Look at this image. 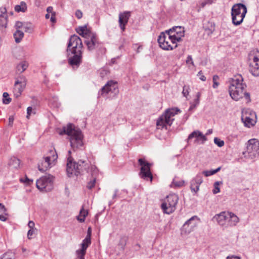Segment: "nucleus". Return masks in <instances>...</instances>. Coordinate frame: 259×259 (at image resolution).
Here are the masks:
<instances>
[{
    "instance_id": "obj_1",
    "label": "nucleus",
    "mask_w": 259,
    "mask_h": 259,
    "mask_svg": "<svg viewBox=\"0 0 259 259\" xmlns=\"http://www.w3.org/2000/svg\"><path fill=\"white\" fill-rule=\"evenodd\" d=\"M229 92L232 99L238 101L244 97L247 103L250 102V94L245 91L246 85L243 82V78L241 75L237 74L234 76L229 79Z\"/></svg>"
},
{
    "instance_id": "obj_2",
    "label": "nucleus",
    "mask_w": 259,
    "mask_h": 259,
    "mask_svg": "<svg viewBox=\"0 0 259 259\" xmlns=\"http://www.w3.org/2000/svg\"><path fill=\"white\" fill-rule=\"evenodd\" d=\"M66 134L69 136L70 146L73 150L80 148L83 146V135L79 128H76L73 124L69 123L63 128L60 133Z\"/></svg>"
},
{
    "instance_id": "obj_3",
    "label": "nucleus",
    "mask_w": 259,
    "mask_h": 259,
    "mask_svg": "<svg viewBox=\"0 0 259 259\" xmlns=\"http://www.w3.org/2000/svg\"><path fill=\"white\" fill-rule=\"evenodd\" d=\"M89 166L87 163H85V161L79 160L77 163L73 161L72 158L69 156L68 157L66 171L69 177L74 174L78 176L86 170Z\"/></svg>"
},
{
    "instance_id": "obj_4",
    "label": "nucleus",
    "mask_w": 259,
    "mask_h": 259,
    "mask_svg": "<svg viewBox=\"0 0 259 259\" xmlns=\"http://www.w3.org/2000/svg\"><path fill=\"white\" fill-rule=\"evenodd\" d=\"M232 23L234 25H239L243 22L247 13L246 6L242 4H235L232 8Z\"/></svg>"
},
{
    "instance_id": "obj_5",
    "label": "nucleus",
    "mask_w": 259,
    "mask_h": 259,
    "mask_svg": "<svg viewBox=\"0 0 259 259\" xmlns=\"http://www.w3.org/2000/svg\"><path fill=\"white\" fill-rule=\"evenodd\" d=\"M180 112V109L177 108L167 109L165 113L157 119V126L166 128L167 125L170 126L172 124L174 120V116Z\"/></svg>"
},
{
    "instance_id": "obj_6",
    "label": "nucleus",
    "mask_w": 259,
    "mask_h": 259,
    "mask_svg": "<svg viewBox=\"0 0 259 259\" xmlns=\"http://www.w3.org/2000/svg\"><path fill=\"white\" fill-rule=\"evenodd\" d=\"M178 200L179 197L177 194H171L168 195L161 205L163 212L169 214L175 211Z\"/></svg>"
},
{
    "instance_id": "obj_7",
    "label": "nucleus",
    "mask_w": 259,
    "mask_h": 259,
    "mask_svg": "<svg viewBox=\"0 0 259 259\" xmlns=\"http://www.w3.org/2000/svg\"><path fill=\"white\" fill-rule=\"evenodd\" d=\"M245 157L253 159L259 155V141L255 139L248 141L246 151L243 152Z\"/></svg>"
},
{
    "instance_id": "obj_8",
    "label": "nucleus",
    "mask_w": 259,
    "mask_h": 259,
    "mask_svg": "<svg viewBox=\"0 0 259 259\" xmlns=\"http://www.w3.org/2000/svg\"><path fill=\"white\" fill-rule=\"evenodd\" d=\"M53 177L50 175L41 177L36 181V185L41 191H50L53 188Z\"/></svg>"
},
{
    "instance_id": "obj_9",
    "label": "nucleus",
    "mask_w": 259,
    "mask_h": 259,
    "mask_svg": "<svg viewBox=\"0 0 259 259\" xmlns=\"http://www.w3.org/2000/svg\"><path fill=\"white\" fill-rule=\"evenodd\" d=\"M118 93V89L117 82L113 80L108 81L99 92V95L103 96H106L107 95L110 96H114Z\"/></svg>"
},
{
    "instance_id": "obj_10",
    "label": "nucleus",
    "mask_w": 259,
    "mask_h": 259,
    "mask_svg": "<svg viewBox=\"0 0 259 259\" xmlns=\"http://www.w3.org/2000/svg\"><path fill=\"white\" fill-rule=\"evenodd\" d=\"M50 155L46 156L40 163L38 164V168L41 172H45L51 166V161H54L57 159L58 155L54 148L49 151Z\"/></svg>"
},
{
    "instance_id": "obj_11",
    "label": "nucleus",
    "mask_w": 259,
    "mask_h": 259,
    "mask_svg": "<svg viewBox=\"0 0 259 259\" xmlns=\"http://www.w3.org/2000/svg\"><path fill=\"white\" fill-rule=\"evenodd\" d=\"M82 47V41L79 36L75 34L71 36L67 49L68 55H70V52H76L77 51H81Z\"/></svg>"
},
{
    "instance_id": "obj_12",
    "label": "nucleus",
    "mask_w": 259,
    "mask_h": 259,
    "mask_svg": "<svg viewBox=\"0 0 259 259\" xmlns=\"http://www.w3.org/2000/svg\"><path fill=\"white\" fill-rule=\"evenodd\" d=\"M139 164L141 166L140 175L141 178L151 182L153 179L150 171L151 164L146 161L144 158H140L138 160Z\"/></svg>"
},
{
    "instance_id": "obj_13",
    "label": "nucleus",
    "mask_w": 259,
    "mask_h": 259,
    "mask_svg": "<svg viewBox=\"0 0 259 259\" xmlns=\"http://www.w3.org/2000/svg\"><path fill=\"white\" fill-rule=\"evenodd\" d=\"M170 36H169L168 32L166 31L165 33L161 32L158 38V42L160 47L164 50H172L177 47V45L174 46L170 44Z\"/></svg>"
},
{
    "instance_id": "obj_14",
    "label": "nucleus",
    "mask_w": 259,
    "mask_h": 259,
    "mask_svg": "<svg viewBox=\"0 0 259 259\" xmlns=\"http://www.w3.org/2000/svg\"><path fill=\"white\" fill-rule=\"evenodd\" d=\"M26 84V79L23 76L16 78L13 90L14 95L16 98H18L21 96Z\"/></svg>"
},
{
    "instance_id": "obj_15",
    "label": "nucleus",
    "mask_w": 259,
    "mask_h": 259,
    "mask_svg": "<svg viewBox=\"0 0 259 259\" xmlns=\"http://www.w3.org/2000/svg\"><path fill=\"white\" fill-rule=\"evenodd\" d=\"M195 138L194 143L203 144L207 140L205 135H204L199 131L196 130L191 133L188 136L187 141L189 143L191 139Z\"/></svg>"
},
{
    "instance_id": "obj_16",
    "label": "nucleus",
    "mask_w": 259,
    "mask_h": 259,
    "mask_svg": "<svg viewBox=\"0 0 259 259\" xmlns=\"http://www.w3.org/2000/svg\"><path fill=\"white\" fill-rule=\"evenodd\" d=\"M84 43L89 51H93L99 47L100 44L95 34L90 33L87 38H85Z\"/></svg>"
},
{
    "instance_id": "obj_17",
    "label": "nucleus",
    "mask_w": 259,
    "mask_h": 259,
    "mask_svg": "<svg viewBox=\"0 0 259 259\" xmlns=\"http://www.w3.org/2000/svg\"><path fill=\"white\" fill-rule=\"evenodd\" d=\"M198 220V218L196 215L191 217L183 225L182 231L186 234L190 233L196 226L197 222L196 221Z\"/></svg>"
},
{
    "instance_id": "obj_18",
    "label": "nucleus",
    "mask_w": 259,
    "mask_h": 259,
    "mask_svg": "<svg viewBox=\"0 0 259 259\" xmlns=\"http://www.w3.org/2000/svg\"><path fill=\"white\" fill-rule=\"evenodd\" d=\"M70 54L73 55V56L69 57V63L72 66L78 67L81 63L82 51H77V52H70Z\"/></svg>"
},
{
    "instance_id": "obj_19",
    "label": "nucleus",
    "mask_w": 259,
    "mask_h": 259,
    "mask_svg": "<svg viewBox=\"0 0 259 259\" xmlns=\"http://www.w3.org/2000/svg\"><path fill=\"white\" fill-rule=\"evenodd\" d=\"M239 219L238 217L232 212H228V215H227L226 220L225 219V225L224 228H227L229 227L235 226L239 222Z\"/></svg>"
},
{
    "instance_id": "obj_20",
    "label": "nucleus",
    "mask_w": 259,
    "mask_h": 259,
    "mask_svg": "<svg viewBox=\"0 0 259 259\" xmlns=\"http://www.w3.org/2000/svg\"><path fill=\"white\" fill-rule=\"evenodd\" d=\"M203 182V178L201 174H198L191 181L190 188L192 192L197 193L199 190V186Z\"/></svg>"
},
{
    "instance_id": "obj_21",
    "label": "nucleus",
    "mask_w": 259,
    "mask_h": 259,
    "mask_svg": "<svg viewBox=\"0 0 259 259\" xmlns=\"http://www.w3.org/2000/svg\"><path fill=\"white\" fill-rule=\"evenodd\" d=\"M130 15L129 12L120 13L119 15V26L122 31L125 30V26L128 22Z\"/></svg>"
},
{
    "instance_id": "obj_22",
    "label": "nucleus",
    "mask_w": 259,
    "mask_h": 259,
    "mask_svg": "<svg viewBox=\"0 0 259 259\" xmlns=\"http://www.w3.org/2000/svg\"><path fill=\"white\" fill-rule=\"evenodd\" d=\"M228 215V212L223 211L219 214H215L212 218L213 221H217L218 224L224 227L225 225V219Z\"/></svg>"
},
{
    "instance_id": "obj_23",
    "label": "nucleus",
    "mask_w": 259,
    "mask_h": 259,
    "mask_svg": "<svg viewBox=\"0 0 259 259\" xmlns=\"http://www.w3.org/2000/svg\"><path fill=\"white\" fill-rule=\"evenodd\" d=\"M168 33L173 34L176 36H180L182 39V37L184 36V29L181 26H175L167 31Z\"/></svg>"
},
{
    "instance_id": "obj_24",
    "label": "nucleus",
    "mask_w": 259,
    "mask_h": 259,
    "mask_svg": "<svg viewBox=\"0 0 259 259\" xmlns=\"http://www.w3.org/2000/svg\"><path fill=\"white\" fill-rule=\"evenodd\" d=\"M91 243V239H89V236L88 237H85V239L83 240L81 243V248L77 250L76 252H78L82 254H85L86 250Z\"/></svg>"
},
{
    "instance_id": "obj_25",
    "label": "nucleus",
    "mask_w": 259,
    "mask_h": 259,
    "mask_svg": "<svg viewBox=\"0 0 259 259\" xmlns=\"http://www.w3.org/2000/svg\"><path fill=\"white\" fill-rule=\"evenodd\" d=\"M9 165L12 169H18L20 167V161L17 158L13 157L9 160Z\"/></svg>"
},
{
    "instance_id": "obj_26",
    "label": "nucleus",
    "mask_w": 259,
    "mask_h": 259,
    "mask_svg": "<svg viewBox=\"0 0 259 259\" xmlns=\"http://www.w3.org/2000/svg\"><path fill=\"white\" fill-rule=\"evenodd\" d=\"M88 214V211L85 210L83 206H82L81 208L79 211V214L77 216V220L80 223H83L85 221V217Z\"/></svg>"
},
{
    "instance_id": "obj_27",
    "label": "nucleus",
    "mask_w": 259,
    "mask_h": 259,
    "mask_svg": "<svg viewBox=\"0 0 259 259\" xmlns=\"http://www.w3.org/2000/svg\"><path fill=\"white\" fill-rule=\"evenodd\" d=\"M27 9V5L24 2H21L19 5L15 6V11L18 13L23 12L24 13L26 11Z\"/></svg>"
},
{
    "instance_id": "obj_28",
    "label": "nucleus",
    "mask_w": 259,
    "mask_h": 259,
    "mask_svg": "<svg viewBox=\"0 0 259 259\" xmlns=\"http://www.w3.org/2000/svg\"><path fill=\"white\" fill-rule=\"evenodd\" d=\"M7 215L6 209L5 206L2 203H0V220L4 222L6 221L7 219Z\"/></svg>"
},
{
    "instance_id": "obj_29",
    "label": "nucleus",
    "mask_w": 259,
    "mask_h": 259,
    "mask_svg": "<svg viewBox=\"0 0 259 259\" xmlns=\"http://www.w3.org/2000/svg\"><path fill=\"white\" fill-rule=\"evenodd\" d=\"M14 37L16 42L19 43L24 37V33L21 30H17L14 33Z\"/></svg>"
},
{
    "instance_id": "obj_30",
    "label": "nucleus",
    "mask_w": 259,
    "mask_h": 259,
    "mask_svg": "<svg viewBox=\"0 0 259 259\" xmlns=\"http://www.w3.org/2000/svg\"><path fill=\"white\" fill-rule=\"evenodd\" d=\"M28 66V64L26 62L23 61L17 65V70L20 73H22L27 69Z\"/></svg>"
},
{
    "instance_id": "obj_31",
    "label": "nucleus",
    "mask_w": 259,
    "mask_h": 259,
    "mask_svg": "<svg viewBox=\"0 0 259 259\" xmlns=\"http://www.w3.org/2000/svg\"><path fill=\"white\" fill-rule=\"evenodd\" d=\"M23 29L26 32L31 33L33 30V25L30 23H24Z\"/></svg>"
},
{
    "instance_id": "obj_32",
    "label": "nucleus",
    "mask_w": 259,
    "mask_h": 259,
    "mask_svg": "<svg viewBox=\"0 0 259 259\" xmlns=\"http://www.w3.org/2000/svg\"><path fill=\"white\" fill-rule=\"evenodd\" d=\"M249 70L253 76L255 77L259 76V67H255L253 65H249Z\"/></svg>"
},
{
    "instance_id": "obj_33",
    "label": "nucleus",
    "mask_w": 259,
    "mask_h": 259,
    "mask_svg": "<svg viewBox=\"0 0 259 259\" xmlns=\"http://www.w3.org/2000/svg\"><path fill=\"white\" fill-rule=\"evenodd\" d=\"M169 33V36H170V44H172L173 45H177L176 43L177 42H179L181 41L182 39L180 38V36H176L175 35H173V34H171L170 33Z\"/></svg>"
},
{
    "instance_id": "obj_34",
    "label": "nucleus",
    "mask_w": 259,
    "mask_h": 259,
    "mask_svg": "<svg viewBox=\"0 0 259 259\" xmlns=\"http://www.w3.org/2000/svg\"><path fill=\"white\" fill-rule=\"evenodd\" d=\"M223 182L222 181H217L213 184V189L212 190L213 193L216 194L220 192V189L219 188V185L220 184H222Z\"/></svg>"
},
{
    "instance_id": "obj_35",
    "label": "nucleus",
    "mask_w": 259,
    "mask_h": 259,
    "mask_svg": "<svg viewBox=\"0 0 259 259\" xmlns=\"http://www.w3.org/2000/svg\"><path fill=\"white\" fill-rule=\"evenodd\" d=\"M242 120L244 122V124L249 126V125H253L252 121H253L250 117L247 116H244V115L242 117Z\"/></svg>"
},
{
    "instance_id": "obj_36",
    "label": "nucleus",
    "mask_w": 259,
    "mask_h": 259,
    "mask_svg": "<svg viewBox=\"0 0 259 259\" xmlns=\"http://www.w3.org/2000/svg\"><path fill=\"white\" fill-rule=\"evenodd\" d=\"M3 102L5 104H8L11 101V98H9V94L7 92L3 93Z\"/></svg>"
},
{
    "instance_id": "obj_37",
    "label": "nucleus",
    "mask_w": 259,
    "mask_h": 259,
    "mask_svg": "<svg viewBox=\"0 0 259 259\" xmlns=\"http://www.w3.org/2000/svg\"><path fill=\"white\" fill-rule=\"evenodd\" d=\"M20 181L26 185H30L33 183V180L29 179L26 176L24 178H20Z\"/></svg>"
},
{
    "instance_id": "obj_38",
    "label": "nucleus",
    "mask_w": 259,
    "mask_h": 259,
    "mask_svg": "<svg viewBox=\"0 0 259 259\" xmlns=\"http://www.w3.org/2000/svg\"><path fill=\"white\" fill-rule=\"evenodd\" d=\"M91 173L93 178L95 177L96 178L97 175L98 174V170L96 166L92 165L91 166Z\"/></svg>"
},
{
    "instance_id": "obj_39",
    "label": "nucleus",
    "mask_w": 259,
    "mask_h": 259,
    "mask_svg": "<svg viewBox=\"0 0 259 259\" xmlns=\"http://www.w3.org/2000/svg\"><path fill=\"white\" fill-rule=\"evenodd\" d=\"M7 16H4V17H0V26L4 27H7Z\"/></svg>"
},
{
    "instance_id": "obj_40",
    "label": "nucleus",
    "mask_w": 259,
    "mask_h": 259,
    "mask_svg": "<svg viewBox=\"0 0 259 259\" xmlns=\"http://www.w3.org/2000/svg\"><path fill=\"white\" fill-rule=\"evenodd\" d=\"M184 184V181H177L175 180H174L172 184H171V187L175 186L176 187H180L183 186Z\"/></svg>"
},
{
    "instance_id": "obj_41",
    "label": "nucleus",
    "mask_w": 259,
    "mask_h": 259,
    "mask_svg": "<svg viewBox=\"0 0 259 259\" xmlns=\"http://www.w3.org/2000/svg\"><path fill=\"white\" fill-rule=\"evenodd\" d=\"M252 63H259V51H256L253 53Z\"/></svg>"
},
{
    "instance_id": "obj_42",
    "label": "nucleus",
    "mask_w": 259,
    "mask_h": 259,
    "mask_svg": "<svg viewBox=\"0 0 259 259\" xmlns=\"http://www.w3.org/2000/svg\"><path fill=\"white\" fill-rule=\"evenodd\" d=\"M214 143L219 147H222L225 144L224 141L221 140L220 139L218 138H214Z\"/></svg>"
},
{
    "instance_id": "obj_43",
    "label": "nucleus",
    "mask_w": 259,
    "mask_h": 259,
    "mask_svg": "<svg viewBox=\"0 0 259 259\" xmlns=\"http://www.w3.org/2000/svg\"><path fill=\"white\" fill-rule=\"evenodd\" d=\"M219 77L218 75H215L213 76L212 80H213V85L212 87L214 89H216L218 87L219 85V83L217 81V80L219 79Z\"/></svg>"
},
{
    "instance_id": "obj_44",
    "label": "nucleus",
    "mask_w": 259,
    "mask_h": 259,
    "mask_svg": "<svg viewBox=\"0 0 259 259\" xmlns=\"http://www.w3.org/2000/svg\"><path fill=\"white\" fill-rule=\"evenodd\" d=\"M96 178H94L92 179V180H91L88 183V185H87V188L89 189H92L93 187H94L95 186V183H96Z\"/></svg>"
},
{
    "instance_id": "obj_45",
    "label": "nucleus",
    "mask_w": 259,
    "mask_h": 259,
    "mask_svg": "<svg viewBox=\"0 0 259 259\" xmlns=\"http://www.w3.org/2000/svg\"><path fill=\"white\" fill-rule=\"evenodd\" d=\"M189 89L190 88L189 85H185L183 87L182 94L184 97H187L188 96L189 93Z\"/></svg>"
},
{
    "instance_id": "obj_46",
    "label": "nucleus",
    "mask_w": 259,
    "mask_h": 259,
    "mask_svg": "<svg viewBox=\"0 0 259 259\" xmlns=\"http://www.w3.org/2000/svg\"><path fill=\"white\" fill-rule=\"evenodd\" d=\"M81 27H83V37L84 38H87L89 36V34L92 33L91 32H89L87 26H81Z\"/></svg>"
},
{
    "instance_id": "obj_47",
    "label": "nucleus",
    "mask_w": 259,
    "mask_h": 259,
    "mask_svg": "<svg viewBox=\"0 0 259 259\" xmlns=\"http://www.w3.org/2000/svg\"><path fill=\"white\" fill-rule=\"evenodd\" d=\"M4 16H7V10L5 7L0 8V17H4Z\"/></svg>"
},
{
    "instance_id": "obj_48",
    "label": "nucleus",
    "mask_w": 259,
    "mask_h": 259,
    "mask_svg": "<svg viewBox=\"0 0 259 259\" xmlns=\"http://www.w3.org/2000/svg\"><path fill=\"white\" fill-rule=\"evenodd\" d=\"M35 230L34 229H30L27 233V237L29 239L32 238V235L34 233Z\"/></svg>"
},
{
    "instance_id": "obj_49",
    "label": "nucleus",
    "mask_w": 259,
    "mask_h": 259,
    "mask_svg": "<svg viewBox=\"0 0 259 259\" xmlns=\"http://www.w3.org/2000/svg\"><path fill=\"white\" fill-rule=\"evenodd\" d=\"M23 25L24 23L20 21H17L15 23V26L17 29H19L20 28H23Z\"/></svg>"
},
{
    "instance_id": "obj_50",
    "label": "nucleus",
    "mask_w": 259,
    "mask_h": 259,
    "mask_svg": "<svg viewBox=\"0 0 259 259\" xmlns=\"http://www.w3.org/2000/svg\"><path fill=\"white\" fill-rule=\"evenodd\" d=\"M1 259H14V258L11 254L5 253Z\"/></svg>"
},
{
    "instance_id": "obj_51",
    "label": "nucleus",
    "mask_w": 259,
    "mask_h": 259,
    "mask_svg": "<svg viewBox=\"0 0 259 259\" xmlns=\"http://www.w3.org/2000/svg\"><path fill=\"white\" fill-rule=\"evenodd\" d=\"M186 63L187 64H192L193 65H194V63H193V60H192V58L191 57V56H188L187 57V60H186Z\"/></svg>"
},
{
    "instance_id": "obj_52",
    "label": "nucleus",
    "mask_w": 259,
    "mask_h": 259,
    "mask_svg": "<svg viewBox=\"0 0 259 259\" xmlns=\"http://www.w3.org/2000/svg\"><path fill=\"white\" fill-rule=\"evenodd\" d=\"M14 120V117L13 116H10L9 118V125L12 126Z\"/></svg>"
},
{
    "instance_id": "obj_53",
    "label": "nucleus",
    "mask_w": 259,
    "mask_h": 259,
    "mask_svg": "<svg viewBox=\"0 0 259 259\" xmlns=\"http://www.w3.org/2000/svg\"><path fill=\"white\" fill-rule=\"evenodd\" d=\"M75 16L78 19L81 18L82 16V12L80 10H77L75 12Z\"/></svg>"
},
{
    "instance_id": "obj_54",
    "label": "nucleus",
    "mask_w": 259,
    "mask_h": 259,
    "mask_svg": "<svg viewBox=\"0 0 259 259\" xmlns=\"http://www.w3.org/2000/svg\"><path fill=\"white\" fill-rule=\"evenodd\" d=\"M32 108L31 107H28L27 109V118H29V116L31 115L32 112Z\"/></svg>"
},
{
    "instance_id": "obj_55",
    "label": "nucleus",
    "mask_w": 259,
    "mask_h": 259,
    "mask_svg": "<svg viewBox=\"0 0 259 259\" xmlns=\"http://www.w3.org/2000/svg\"><path fill=\"white\" fill-rule=\"evenodd\" d=\"M221 167H219L218 168H217L215 169L210 170V171L211 175H213L216 174L217 172L221 170Z\"/></svg>"
},
{
    "instance_id": "obj_56",
    "label": "nucleus",
    "mask_w": 259,
    "mask_h": 259,
    "mask_svg": "<svg viewBox=\"0 0 259 259\" xmlns=\"http://www.w3.org/2000/svg\"><path fill=\"white\" fill-rule=\"evenodd\" d=\"M34 225V223L32 221H30L28 224V226L30 228V229H33Z\"/></svg>"
},
{
    "instance_id": "obj_57",
    "label": "nucleus",
    "mask_w": 259,
    "mask_h": 259,
    "mask_svg": "<svg viewBox=\"0 0 259 259\" xmlns=\"http://www.w3.org/2000/svg\"><path fill=\"white\" fill-rule=\"evenodd\" d=\"M226 259H241L240 257L236 255L228 256Z\"/></svg>"
},
{
    "instance_id": "obj_58",
    "label": "nucleus",
    "mask_w": 259,
    "mask_h": 259,
    "mask_svg": "<svg viewBox=\"0 0 259 259\" xmlns=\"http://www.w3.org/2000/svg\"><path fill=\"white\" fill-rule=\"evenodd\" d=\"M82 28L83 27H79L78 28L77 30H76V31L80 35L82 36H83V30H82Z\"/></svg>"
},
{
    "instance_id": "obj_59",
    "label": "nucleus",
    "mask_w": 259,
    "mask_h": 259,
    "mask_svg": "<svg viewBox=\"0 0 259 259\" xmlns=\"http://www.w3.org/2000/svg\"><path fill=\"white\" fill-rule=\"evenodd\" d=\"M202 174L205 176V177H209L211 176L210 174V170H204L202 172Z\"/></svg>"
},
{
    "instance_id": "obj_60",
    "label": "nucleus",
    "mask_w": 259,
    "mask_h": 259,
    "mask_svg": "<svg viewBox=\"0 0 259 259\" xmlns=\"http://www.w3.org/2000/svg\"><path fill=\"white\" fill-rule=\"evenodd\" d=\"M53 8L52 7H51V6L50 7H48L47 8V11L48 13H52V14H55V13L53 11Z\"/></svg>"
},
{
    "instance_id": "obj_61",
    "label": "nucleus",
    "mask_w": 259,
    "mask_h": 259,
    "mask_svg": "<svg viewBox=\"0 0 259 259\" xmlns=\"http://www.w3.org/2000/svg\"><path fill=\"white\" fill-rule=\"evenodd\" d=\"M91 227H89L88 228V233H87V235L86 236V237H88L89 236V239H91Z\"/></svg>"
},
{
    "instance_id": "obj_62",
    "label": "nucleus",
    "mask_w": 259,
    "mask_h": 259,
    "mask_svg": "<svg viewBox=\"0 0 259 259\" xmlns=\"http://www.w3.org/2000/svg\"><path fill=\"white\" fill-rule=\"evenodd\" d=\"M118 192V189L115 190L114 194H113V195L112 196V199H115L117 197Z\"/></svg>"
},
{
    "instance_id": "obj_63",
    "label": "nucleus",
    "mask_w": 259,
    "mask_h": 259,
    "mask_svg": "<svg viewBox=\"0 0 259 259\" xmlns=\"http://www.w3.org/2000/svg\"><path fill=\"white\" fill-rule=\"evenodd\" d=\"M197 106V105L195 104H192L190 107H189V111H191L193 109H194V108H196V107Z\"/></svg>"
},
{
    "instance_id": "obj_64",
    "label": "nucleus",
    "mask_w": 259,
    "mask_h": 259,
    "mask_svg": "<svg viewBox=\"0 0 259 259\" xmlns=\"http://www.w3.org/2000/svg\"><path fill=\"white\" fill-rule=\"evenodd\" d=\"M249 65H253V67H259V63H252L250 62Z\"/></svg>"
}]
</instances>
